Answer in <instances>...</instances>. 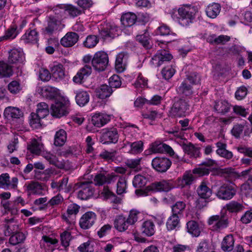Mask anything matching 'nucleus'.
<instances>
[{
    "label": "nucleus",
    "mask_w": 252,
    "mask_h": 252,
    "mask_svg": "<svg viewBox=\"0 0 252 252\" xmlns=\"http://www.w3.org/2000/svg\"><path fill=\"white\" fill-rule=\"evenodd\" d=\"M189 105L184 99L175 98L174 101L169 112L171 118H181L185 117L188 113Z\"/></svg>",
    "instance_id": "f257e3e1"
},
{
    "label": "nucleus",
    "mask_w": 252,
    "mask_h": 252,
    "mask_svg": "<svg viewBox=\"0 0 252 252\" xmlns=\"http://www.w3.org/2000/svg\"><path fill=\"white\" fill-rule=\"evenodd\" d=\"M207 223L211 230L219 232L227 227L229 221L228 218L223 215H214L209 218Z\"/></svg>",
    "instance_id": "f03ea898"
},
{
    "label": "nucleus",
    "mask_w": 252,
    "mask_h": 252,
    "mask_svg": "<svg viewBox=\"0 0 252 252\" xmlns=\"http://www.w3.org/2000/svg\"><path fill=\"white\" fill-rule=\"evenodd\" d=\"M109 62L108 56L104 51H98L94 55L92 64L94 68L97 71H102L105 69Z\"/></svg>",
    "instance_id": "7ed1b4c3"
},
{
    "label": "nucleus",
    "mask_w": 252,
    "mask_h": 252,
    "mask_svg": "<svg viewBox=\"0 0 252 252\" xmlns=\"http://www.w3.org/2000/svg\"><path fill=\"white\" fill-rule=\"evenodd\" d=\"M69 103L63 98L57 100L51 105V114L53 117L61 118L69 113Z\"/></svg>",
    "instance_id": "20e7f679"
},
{
    "label": "nucleus",
    "mask_w": 252,
    "mask_h": 252,
    "mask_svg": "<svg viewBox=\"0 0 252 252\" xmlns=\"http://www.w3.org/2000/svg\"><path fill=\"white\" fill-rule=\"evenodd\" d=\"M237 189V186L234 184H223L218 189L216 196L221 200H228L236 195Z\"/></svg>",
    "instance_id": "39448f33"
},
{
    "label": "nucleus",
    "mask_w": 252,
    "mask_h": 252,
    "mask_svg": "<svg viewBox=\"0 0 252 252\" xmlns=\"http://www.w3.org/2000/svg\"><path fill=\"white\" fill-rule=\"evenodd\" d=\"M197 193L200 198L205 200L204 205L200 204V200L196 201L197 206L201 209L204 206H206L207 203L212 200V195L213 191L209 187L207 186L205 182H202L198 186L197 189Z\"/></svg>",
    "instance_id": "423d86ee"
},
{
    "label": "nucleus",
    "mask_w": 252,
    "mask_h": 252,
    "mask_svg": "<svg viewBox=\"0 0 252 252\" xmlns=\"http://www.w3.org/2000/svg\"><path fill=\"white\" fill-rule=\"evenodd\" d=\"M178 11L179 23L183 26L188 25L194 18L195 10L193 7H182L178 9Z\"/></svg>",
    "instance_id": "0eeeda50"
},
{
    "label": "nucleus",
    "mask_w": 252,
    "mask_h": 252,
    "mask_svg": "<svg viewBox=\"0 0 252 252\" xmlns=\"http://www.w3.org/2000/svg\"><path fill=\"white\" fill-rule=\"evenodd\" d=\"M153 167L158 172L163 173L166 172L171 166V161L165 157H156L152 162Z\"/></svg>",
    "instance_id": "6e6552de"
},
{
    "label": "nucleus",
    "mask_w": 252,
    "mask_h": 252,
    "mask_svg": "<svg viewBox=\"0 0 252 252\" xmlns=\"http://www.w3.org/2000/svg\"><path fill=\"white\" fill-rule=\"evenodd\" d=\"M118 138L119 135L116 128L103 129L100 137V141L103 144L116 143Z\"/></svg>",
    "instance_id": "1a4fd4ad"
},
{
    "label": "nucleus",
    "mask_w": 252,
    "mask_h": 252,
    "mask_svg": "<svg viewBox=\"0 0 252 252\" xmlns=\"http://www.w3.org/2000/svg\"><path fill=\"white\" fill-rule=\"evenodd\" d=\"M96 220V214L93 212H87L81 217L79 225L81 228L88 229L91 228L95 223Z\"/></svg>",
    "instance_id": "9d476101"
},
{
    "label": "nucleus",
    "mask_w": 252,
    "mask_h": 252,
    "mask_svg": "<svg viewBox=\"0 0 252 252\" xmlns=\"http://www.w3.org/2000/svg\"><path fill=\"white\" fill-rule=\"evenodd\" d=\"M94 189L90 182L82 183L78 191V197L81 200H87L94 194Z\"/></svg>",
    "instance_id": "9b49d317"
},
{
    "label": "nucleus",
    "mask_w": 252,
    "mask_h": 252,
    "mask_svg": "<svg viewBox=\"0 0 252 252\" xmlns=\"http://www.w3.org/2000/svg\"><path fill=\"white\" fill-rule=\"evenodd\" d=\"M117 177L114 173L104 174L99 173L96 174L94 179V183L96 186H102L104 184L113 183L117 180Z\"/></svg>",
    "instance_id": "f8f14e48"
},
{
    "label": "nucleus",
    "mask_w": 252,
    "mask_h": 252,
    "mask_svg": "<svg viewBox=\"0 0 252 252\" xmlns=\"http://www.w3.org/2000/svg\"><path fill=\"white\" fill-rule=\"evenodd\" d=\"M18 181L17 177H13L10 182V177L7 173L2 174L0 175V188L4 189H16Z\"/></svg>",
    "instance_id": "ddd939ff"
},
{
    "label": "nucleus",
    "mask_w": 252,
    "mask_h": 252,
    "mask_svg": "<svg viewBox=\"0 0 252 252\" xmlns=\"http://www.w3.org/2000/svg\"><path fill=\"white\" fill-rule=\"evenodd\" d=\"M173 188L172 181L162 180L159 182H155L149 186L150 190L154 191H168Z\"/></svg>",
    "instance_id": "4468645a"
},
{
    "label": "nucleus",
    "mask_w": 252,
    "mask_h": 252,
    "mask_svg": "<svg viewBox=\"0 0 252 252\" xmlns=\"http://www.w3.org/2000/svg\"><path fill=\"white\" fill-rule=\"evenodd\" d=\"M118 28L114 25L108 24L105 27L99 29V34L104 39L113 38L118 35Z\"/></svg>",
    "instance_id": "2eb2a0df"
},
{
    "label": "nucleus",
    "mask_w": 252,
    "mask_h": 252,
    "mask_svg": "<svg viewBox=\"0 0 252 252\" xmlns=\"http://www.w3.org/2000/svg\"><path fill=\"white\" fill-rule=\"evenodd\" d=\"M172 59V56L165 50L158 51L152 58V63L157 66L161 65L163 63L168 62Z\"/></svg>",
    "instance_id": "dca6fc26"
},
{
    "label": "nucleus",
    "mask_w": 252,
    "mask_h": 252,
    "mask_svg": "<svg viewBox=\"0 0 252 252\" xmlns=\"http://www.w3.org/2000/svg\"><path fill=\"white\" fill-rule=\"evenodd\" d=\"M129 56L127 52H122L116 56L115 69L118 72H123L126 69Z\"/></svg>",
    "instance_id": "f3484780"
},
{
    "label": "nucleus",
    "mask_w": 252,
    "mask_h": 252,
    "mask_svg": "<svg viewBox=\"0 0 252 252\" xmlns=\"http://www.w3.org/2000/svg\"><path fill=\"white\" fill-rule=\"evenodd\" d=\"M36 91L43 97L49 99L55 98L58 94V89L49 86L37 87Z\"/></svg>",
    "instance_id": "a211bd4d"
},
{
    "label": "nucleus",
    "mask_w": 252,
    "mask_h": 252,
    "mask_svg": "<svg viewBox=\"0 0 252 252\" xmlns=\"http://www.w3.org/2000/svg\"><path fill=\"white\" fill-rule=\"evenodd\" d=\"M156 33L157 34L167 36V39L164 42L170 43L175 40L176 34L172 32L170 28L166 25L163 24L158 28Z\"/></svg>",
    "instance_id": "6ab92c4d"
},
{
    "label": "nucleus",
    "mask_w": 252,
    "mask_h": 252,
    "mask_svg": "<svg viewBox=\"0 0 252 252\" xmlns=\"http://www.w3.org/2000/svg\"><path fill=\"white\" fill-rule=\"evenodd\" d=\"M79 35L74 32H67L61 39V44L64 47H70L74 45L78 41Z\"/></svg>",
    "instance_id": "aec40b11"
},
{
    "label": "nucleus",
    "mask_w": 252,
    "mask_h": 252,
    "mask_svg": "<svg viewBox=\"0 0 252 252\" xmlns=\"http://www.w3.org/2000/svg\"><path fill=\"white\" fill-rule=\"evenodd\" d=\"M180 145L185 153L190 157L197 158L199 156L200 152L198 148L195 147L191 143L189 142L187 139L181 141Z\"/></svg>",
    "instance_id": "412c9836"
},
{
    "label": "nucleus",
    "mask_w": 252,
    "mask_h": 252,
    "mask_svg": "<svg viewBox=\"0 0 252 252\" xmlns=\"http://www.w3.org/2000/svg\"><path fill=\"white\" fill-rule=\"evenodd\" d=\"M24 60L23 51L17 49H13L9 52L8 62L11 64L22 63Z\"/></svg>",
    "instance_id": "4be33fe9"
},
{
    "label": "nucleus",
    "mask_w": 252,
    "mask_h": 252,
    "mask_svg": "<svg viewBox=\"0 0 252 252\" xmlns=\"http://www.w3.org/2000/svg\"><path fill=\"white\" fill-rule=\"evenodd\" d=\"M5 224L3 226V233L5 236H10L18 231V224L14 221L13 219L5 220Z\"/></svg>",
    "instance_id": "5701e85b"
},
{
    "label": "nucleus",
    "mask_w": 252,
    "mask_h": 252,
    "mask_svg": "<svg viewBox=\"0 0 252 252\" xmlns=\"http://www.w3.org/2000/svg\"><path fill=\"white\" fill-rule=\"evenodd\" d=\"M61 22L54 17H49L47 21V25L45 28L44 32L51 35L57 31L60 26Z\"/></svg>",
    "instance_id": "b1692460"
},
{
    "label": "nucleus",
    "mask_w": 252,
    "mask_h": 252,
    "mask_svg": "<svg viewBox=\"0 0 252 252\" xmlns=\"http://www.w3.org/2000/svg\"><path fill=\"white\" fill-rule=\"evenodd\" d=\"M110 120V116L103 113H96L92 118L93 124L98 127H100L106 124Z\"/></svg>",
    "instance_id": "393cba45"
},
{
    "label": "nucleus",
    "mask_w": 252,
    "mask_h": 252,
    "mask_svg": "<svg viewBox=\"0 0 252 252\" xmlns=\"http://www.w3.org/2000/svg\"><path fill=\"white\" fill-rule=\"evenodd\" d=\"M129 225L126 218L123 215L117 216L114 220V227L120 232L126 231Z\"/></svg>",
    "instance_id": "a878e982"
},
{
    "label": "nucleus",
    "mask_w": 252,
    "mask_h": 252,
    "mask_svg": "<svg viewBox=\"0 0 252 252\" xmlns=\"http://www.w3.org/2000/svg\"><path fill=\"white\" fill-rule=\"evenodd\" d=\"M0 205L3 209L4 215L10 213L12 216H15L18 214L19 210L15 204L9 201L1 200Z\"/></svg>",
    "instance_id": "bb28decb"
},
{
    "label": "nucleus",
    "mask_w": 252,
    "mask_h": 252,
    "mask_svg": "<svg viewBox=\"0 0 252 252\" xmlns=\"http://www.w3.org/2000/svg\"><path fill=\"white\" fill-rule=\"evenodd\" d=\"M75 94V101L78 105L84 106L89 102L90 95L87 91H76Z\"/></svg>",
    "instance_id": "cd10ccee"
},
{
    "label": "nucleus",
    "mask_w": 252,
    "mask_h": 252,
    "mask_svg": "<svg viewBox=\"0 0 252 252\" xmlns=\"http://www.w3.org/2000/svg\"><path fill=\"white\" fill-rule=\"evenodd\" d=\"M136 20V15L131 12H127L123 14L121 18L122 24L126 27L133 26L135 24Z\"/></svg>",
    "instance_id": "c85d7f7f"
},
{
    "label": "nucleus",
    "mask_w": 252,
    "mask_h": 252,
    "mask_svg": "<svg viewBox=\"0 0 252 252\" xmlns=\"http://www.w3.org/2000/svg\"><path fill=\"white\" fill-rule=\"evenodd\" d=\"M3 115L7 119H18L23 116V113L21 110L17 107L9 106L5 109Z\"/></svg>",
    "instance_id": "c756f323"
},
{
    "label": "nucleus",
    "mask_w": 252,
    "mask_h": 252,
    "mask_svg": "<svg viewBox=\"0 0 252 252\" xmlns=\"http://www.w3.org/2000/svg\"><path fill=\"white\" fill-rule=\"evenodd\" d=\"M22 40L26 43H36L38 40V33L33 30H29L22 36Z\"/></svg>",
    "instance_id": "7c9ffc66"
},
{
    "label": "nucleus",
    "mask_w": 252,
    "mask_h": 252,
    "mask_svg": "<svg viewBox=\"0 0 252 252\" xmlns=\"http://www.w3.org/2000/svg\"><path fill=\"white\" fill-rule=\"evenodd\" d=\"M225 208L230 213L237 214L242 212L245 206L242 203L233 200L226 204Z\"/></svg>",
    "instance_id": "2f4dec72"
},
{
    "label": "nucleus",
    "mask_w": 252,
    "mask_h": 252,
    "mask_svg": "<svg viewBox=\"0 0 252 252\" xmlns=\"http://www.w3.org/2000/svg\"><path fill=\"white\" fill-rule=\"evenodd\" d=\"M220 5L218 3H212L207 7L206 12L207 15L211 18H215L220 13Z\"/></svg>",
    "instance_id": "473e14b6"
},
{
    "label": "nucleus",
    "mask_w": 252,
    "mask_h": 252,
    "mask_svg": "<svg viewBox=\"0 0 252 252\" xmlns=\"http://www.w3.org/2000/svg\"><path fill=\"white\" fill-rule=\"evenodd\" d=\"M234 239L232 234H228L224 237L221 245V249L225 252H230L234 248Z\"/></svg>",
    "instance_id": "72a5a7b5"
},
{
    "label": "nucleus",
    "mask_w": 252,
    "mask_h": 252,
    "mask_svg": "<svg viewBox=\"0 0 252 252\" xmlns=\"http://www.w3.org/2000/svg\"><path fill=\"white\" fill-rule=\"evenodd\" d=\"M218 149L216 152L220 157L229 159L233 157L232 152L226 149V145L223 143L219 142L216 143Z\"/></svg>",
    "instance_id": "f704fd0d"
},
{
    "label": "nucleus",
    "mask_w": 252,
    "mask_h": 252,
    "mask_svg": "<svg viewBox=\"0 0 252 252\" xmlns=\"http://www.w3.org/2000/svg\"><path fill=\"white\" fill-rule=\"evenodd\" d=\"M155 224L151 220L145 221L141 226V232L143 234L147 236H151L155 232Z\"/></svg>",
    "instance_id": "c9c22d12"
},
{
    "label": "nucleus",
    "mask_w": 252,
    "mask_h": 252,
    "mask_svg": "<svg viewBox=\"0 0 252 252\" xmlns=\"http://www.w3.org/2000/svg\"><path fill=\"white\" fill-rule=\"evenodd\" d=\"M180 216L173 214L168 218L166 221V227L168 230L171 231L180 227Z\"/></svg>",
    "instance_id": "e433bc0d"
},
{
    "label": "nucleus",
    "mask_w": 252,
    "mask_h": 252,
    "mask_svg": "<svg viewBox=\"0 0 252 252\" xmlns=\"http://www.w3.org/2000/svg\"><path fill=\"white\" fill-rule=\"evenodd\" d=\"M42 190L41 185L37 182L32 181L27 186V190L30 194L41 195Z\"/></svg>",
    "instance_id": "4c0bfd02"
},
{
    "label": "nucleus",
    "mask_w": 252,
    "mask_h": 252,
    "mask_svg": "<svg viewBox=\"0 0 252 252\" xmlns=\"http://www.w3.org/2000/svg\"><path fill=\"white\" fill-rule=\"evenodd\" d=\"M176 90L178 94L186 96L191 95L193 93L191 87L187 83L186 80L181 84Z\"/></svg>",
    "instance_id": "58836bf2"
},
{
    "label": "nucleus",
    "mask_w": 252,
    "mask_h": 252,
    "mask_svg": "<svg viewBox=\"0 0 252 252\" xmlns=\"http://www.w3.org/2000/svg\"><path fill=\"white\" fill-rule=\"evenodd\" d=\"M51 72L53 77L56 80H60L64 77V70L63 65L61 63L54 65L51 68Z\"/></svg>",
    "instance_id": "ea45409f"
},
{
    "label": "nucleus",
    "mask_w": 252,
    "mask_h": 252,
    "mask_svg": "<svg viewBox=\"0 0 252 252\" xmlns=\"http://www.w3.org/2000/svg\"><path fill=\"white\" fill-rule=\"evenodd\" d=\"M231 106L225 100H220L216 102L214 108L216 111L221 114L227 113L230 109Z\"/></svg>",
    "instance_id": "a19ab883"
},
{
    "label": "nucleus",
    "mask_w": 252,
    "mask_h": 252,
    "mask_svg": "<svg viewBox=\"0 0 252 252\" xmlns=\"http://www.w3.org/2000/svg\"><path fill=\"white\" fill-rule=\"evenodd\" d=\"M66 140V133L65 130L61 129L56 132L54 137V145L56 146H62Z\"/></svg>",
    "instance_id": "79ce46f5"
},
{
    "label": "nucleus",
    "mask_w": 252,
    "mask_h": 252,
    "mask_svg": "<svg viewBox=\"0 0 252 252\" xmlns=\"http://www.w3.org/2000/svg\"><path fill=\"white\" fill-rule=\"evenodd\" d=\"M117 183L116 185V192L118 194H122L126 192L127 182L125 177L116 175Z\"/></svg>",
    "instance_id": "37998d69"
},
{
    "label": "nucleus",
    "mask_w": 252,
    "mask_h": 252,
    "mask_svg": "<svg viewBox=\"0 0 252 252\" xmlns=\"http://www.w3.org/2000/svg\"><path fill=\"white\" fill-rule=\"evenodd\" d=\"M188 231L192 236L197 237L200 234V230L198 223L194 220H190L187 223Z\"/></svg>",
    "instance_id": "c03bdc74"
},
{
    "label": "nucleus",
    "mask_w": 252,
    "mask_h": 252,
    "mask_svg": "<svg viewBox=\"0 0 252 252\" xmlns=\"http://www.w3.org/2000/svg\"><path fill=\"white\" fill-rule=\"evenodd\" d=\"M49 113L48 105L45 102L37 104L36 113L40 118H44Z\"/></svg>",
    "instance_id": "a18cd8bd"
},
{
    "label": "nucleus",
    "mask_w": 252,
    "mask_h": 252,
    "mask_svg": "<svg viewBox=\"0 0 252 252\" xmlns=\"http://www.w3.org/2000/svg\"><path fill=\"white\" fill-rule=\"evenodd\" d=\"M13 74L11 66L3 62H0V77H10Z\"/></svg>",
    "instance_id": "49530a36"
},
{
    "label": "nucleus",
    "mask_w": 252,
    "mask_h": 252,
    "mask_svg": "<svg viewBox=\"0 0 252 252\" xmlns=\"http://www.w3.org/2000/svg\"><path fill=\"white\" fill-rule=\"evenodd\" d=\"M43 144L40 141L34 139L31 141L28 149L33 154L39 155L41 153Z\"/></svg>",
    "instance_id": "de8ad7c7"
},
{
    "label": "nucleus",
    "mask_w": 252,
    "mask_h": 252,
    "mask_svg": "<svg viewBox=\"0 0 252 252\" xmlns=\"http://www.w3.org/2000/svg\"><path fill=\"white\" fill-rule=\"evenodd\" d=\"M25 238V235L23 233L17 231L12 234L9 238V243L14 246L23 242Z\"/></svg>",
    "instance_id": "09e8293b"
},
{
    "label": "nucleus",
    "mask_w": 252,
    "mask_h": 252,
    "mask_svg": "<svg viewBox=\"0 0 252 252\" xmlns=\"http://www.w3.org/2000/svg\"><path fill=\"white\" fill-rule=\"evenodd\" d=\"M112 88L107 85H102L100 86L98 92V96L101 99H104L109 97L112 93Z\"/></svg>",
    "instance_id": "8fccbe9b"
},
{
    "label": "nucleus",
    "mask_w": 252,
    "mask_h": 252,
    "mask_svg": "<svg viewBox=\"0 0 252 252\" xmlns=\"http://www.w3.org/2000/svg\"><path fill=\"white\" fill-rule=\"evenodd\" d=\"M193 174L190 172H186L182 178L179 180V182L182 187L192 184L194 180Z\"/></svg>",
    "instance_id": "3c124183"
},
{
    "label": "nucleus",
    "mask_w": 252,
    "mask_h": 252,
    "mask_svg": "<svg viewBox=\"0 0 252 252\" xmlns=\"http://www.w3.org/2000/svg\"><path fill=\"white\" fill-rule=\"evenodd\" d=\"M65 11L67 12L71 17H77L84 13V10H82L72 5H68L65 6Z\"/></svg>",
    "instance_id": "603ef678"
},
{
    "label": "nucleus",
    "mask_w": 252,
    "mask_h": 252,
    "mask_svg": "<svg viewBox=\"0 0 252 252\" xmlns=\"http://www.w3.org/2000/svg\"><path fill=\"white\" fill-rule=\"evenodd\" d=\"M43 118H40L34 113H32L29 117V123L33 128H38L41 127L40 120Z\"/></svg>",
    "instance_id": "864d4df0"
},
{
    "label": "nucleus",
    "mask_w": 252,
    "mask_h": 252,
    "mask_svg": "<svg viewBox=\"0 0 252 252\" xmlns=\"http://www.w3.org/2000/svg\"><path fill=\"white\" fill-rule=\"evenodd\" d=\"M99 39L97 36L94 35H88L83 42L84 46L87 48H92L96 46Z\"/></svg>",
    "instance_id": "5fc2aeb1"
},
{
    "label": "nucleus",
    "mask_w": 252,
    "mask_h": 252,
    "mask_svg": "<svg viewBox=\"0 0 252 252\" xmlns=\"http://www.w3.org/2000/svg\"><path fill=\"white\" fill-rule=\"evenodd\" d=\"M147 182V180L144 176L138 174L134 176L132 184L135 188H141L146 185Z\"/></svg>",
    "instance_id": "6e6d98bb"
},
{
    "label": "nucleus",
    "mask_w": 252,
    "mask_h": 252,
    "mask_svg": "<svg viewBox=\"0 0 252 252\" xmlns=\"http://www.w3.org/2000/svg\"><path fill=\"white\" fill-rule=\"evenodd\" d=\"M186 207V204L183 201H178L172 206L173 214L180 216Z\"/></svg>",
    "instance_id": "4d7b16f0"
},
{
    "label": "nucleus",
    "mask_w": 252,
    "mask_h": 252,
    "mask_svg": "<svg viewBox=\"0 0 252 252\" xmlns=\"http://www.w3.org/2000/svg\"><path fill=\"white\" fill-rule=\"evenodd\" d=\"M41 156L46 159L50 164L57 166L58 165V158L57 157L51 153L50 152H48L47 151H43L41 153Z\"/></svg>",
    "instance_id": "13d9d810"
},
{
    "label": "nucleus",
    "mask_w": 252,
    "mask_h": 252,
    "mask_svg": "<svg viewBox=\"0 0 252 252\" xmlns=\"http://www.w3.org/2000/svg\"><path fill=\"white\" fill-rule=\"evenodd\" d=\"M56 239H53L49 236L44 235L42 236V239L40 242L41 247L46 248L49 247L51 245H55L58 243Z\"/></svg>",
    "instance_id": "bf43d9fd"
},
{
    "label": "nucleus",
    "mask_w": 252,
    "mask_h": 252,
    "mask_svg": "<svg viewBox=\"0 0 252 252\" xmlns=\"http://www.w3.org/2000/svg\"><path fill=\"white\" fill-rule=\"evenodd\" d=\"M141 158L129 159L126 161V165L131 169H134L136 171L140 170V163Z\"/></svg>",
    "instance_id": "052dcab7"
},
{
    "label": "nucleus",
    "mask_w": 252,
    "mask_h": 252,
    "mask_svg": "<svg viewBox=\"0 0 252 252\" xmlns=\"http://www.w3.org/2000/svg\"><path fill=\"white\" fill-rule=\"evenodd\" d=\"M140 213L136 210H131L126 218L130 225L134 224L138 220Z\"/></svg>",
    "instance_id": "680f3d73"
},
{
    "label": "nucleus",
    "mask_w": 252,
    "mask_h": 252,
    "mask_svg": "<svg viewBox=\"0 0 252 252\" xmlns=\"http://www.w3.org/2000/svg\"><path fill=\"white\" fill-rule=\"evenodd\" d=\"M165 144L159 141H156L152 143L151 146L150 150L154 153H163V148Z\"/></svg>",
    "instance_id": "e2e57ef3"
},
{
    "label": "nucleus",
    "mask_w": 252,
    "mask_h": 252,
    "mask_svg": "<svg viewBox=\"0 0 252 252\" xmlns=\"http://www.w3.org/2000/svg\"><path fill=\"white\" fill-rule=\"evenodd\" d=\"M71 239V233L67 231H65L61 234V240L62 245L64 247H67L69 245V242Z\"/></svg>",
    "instance_id": "0e129e2a"
},
{
    "label": "nucleus",
    "mask_w": 252,
    "mask_h": 252,
    "mask_svg": "<svg viewBox=\"0 0 252 252\" xmlns=\"http://www.w3.org/2000/svg\"><path fill=\"white\" fill-rule=\"evenodd\" d=\"M91 243V241L89 240L87 242L81 244L78 247V251L80 252H93L94 250L93 246Z\"/></svg>",
    "instance_id": "69168bd1"
},
{
    "label": "nucleus",
    "mask_w": 252,
    "mask_h": 252,
    "mask_svg": "<svg viewBox=\"0 0 252 252\" xmlns=\"http://www.w3.org/2000/svg\"><path fill=\"white\" fill-rule=\"evenodd\" d=\"M109 84L111 88H118L121 86L122 82L118 75H113L109 78Z\"/></svg>",
    "instance_id": "338daca9"
},
{
    "label": "nucleus",
    "mask_w": 252,
    "mask_h": 252,
    "mask_svg": "<svg viewBox=\"0 0 252 252\" xmlns=\"http://www.w3.org/2000/svg\"><path fill=\"white\" fill-rule=\"evenodd\" d=\"M241 222L243 224H248L252 221V209L247 211L241 216Z\"/></svg>",
    "instance_id": "774afa93"
}]
</instances>
